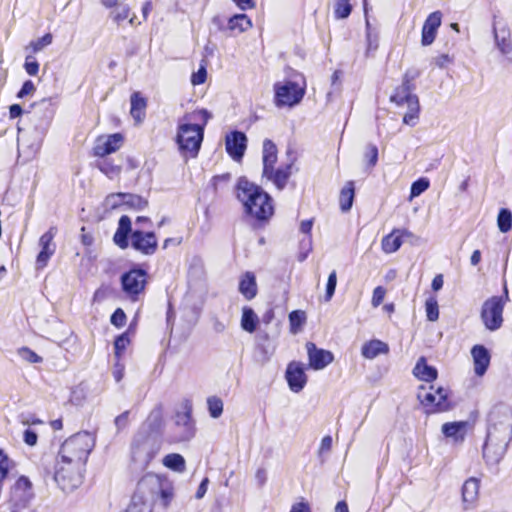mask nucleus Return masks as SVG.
Listing matches in <instances>:
<instances>
[{
    "mask_svg": "<svg viewBox=\"0 0 512 512\" xmlns=\"http://www.w3.org/2000/svg\"><path fill=\"white\" fill-rule=\"evenodd\" d=\"M95 446V436L87 431L66 439L58 453L54 479L64 491L78 487L88 456Z\"/></svg>",
    "mask_w": 512,
    "mask_h": 512,
    "instance_id": "1",
    "label": "nucleus"
},
{
    "mask_svg": "<svg viewBox=\"0 0 512 512\" xmlns=\"http://www.w3.org/2000/svg\"><path fill=\"white\" fill-rule=\"evenodd\" d=\"M512 440V410L495 407L490 412L483 457L487 463L496 464L505 455Z\"/></svg>",
    "mask_w": 512,
    "mask_h": 512,
    "instance_id": "2",
    "label": "nucleus"
},
{
    "mask_svg": "<svg viewBox=\"0 0 512 512\" xmlns=\"http://www.w3.org/2000/svg\"><path fill=\"white\" fill-rule=\"evenodd\" d=\"M173 496V487L167 479L148 474L138 482L131 503L125 512H152L156 501L167 508Z\"/></svg>",
    "mask_w": 512,
    "mask_h": 512,
    "instance_id": "3",
    "label": "nucleus"
},
{
    "mask_svg": "<svg viewBox=\"0 0 512 512\" xmlns=\"http://www.w3.org/2000/svg\"><path fill=\"white\" fill-rule=\"evenodd\" d=\"M236 196L242 203L245 213L257 220H267L274 213L269 194L245 177H241L237 182Z\"/></svg>",
    "mask_w": 512,
    "mask_h": 512,
    "instance_id": "4",
    "label": "nucleus"
},
{
    "mask_svg": "<svg viewBox=\"0 0 512 512\" xmlns=\"http://www.w3.org/2000/svg\"><path fill=\"white\" fill-rule=\"evenodd\" d=\"M160 448V436L157 433H149L146 428H140L131 443V461L134 468L146 469Z\"/></svg>",
    "mask_w": 512,
    "mask_h": 512,
    "instance_id": "5",
    "label": "nucleus"
},
{
    "mask_svg": "<svg viewBox=\"0 0 512 512\" xmlns=\"http://www.w3.org/2000/svg\"><path fill=\"white\" fill-rule=\"evenodd\" d=\"M35 493L31 480L26 476H20L11 486L7 507L10 512H38L33 504Z\"/></svg>",
    "mask_w": 512,
    "mask_h": 512,
    "instance_id": "6",
    "label": "nucleus"
},
{
    "mask_svg": "<svg viewBox=\"0 0 512 512\" xmlns=\"http://www.w3.org/2000/svg\"><path fill=\"white\" fill-rule=\"evenodd\" d=\"M203 126L199 124H179L176 143L184 156L196 157L203 141Z\"/></svg>",
    "mask_w": 512,
    "mask_h": 512,
    "instance_id": "7",
    "label": "nucleus"
},
{
    "mask_svg": "<svg viewBox=\"0 0 512 512\" xmlns=\"http://www.w3.org/2000/svg\"><path fill=\"white\" fill-rule=\"evenodd\" d=\"M505 296H493L487 299L482 307L480 317L486 327L490 331L498 330L503 324V310L505 303L508 301V290L504 288Z\"/></svg>",
    "mask_w": 512,
    "mask_h": 512,
    "instance_id": "8",
    "label": "nucleus"
},
{
    "mask_svg": "<svg viewBox=\"0 0 512 512\" xmlns=\"http://www.w3.org/2000/svg\"><path fill=\"white\" fill-rule=\"evenodd\" d=\"M275 103L277 106L297 105L305 94V86H301L294 81L276 83L274 85Z\"/></svg>",
    "mask_w": 512,
    "mask_h": 512,
    "instance_id": "9",
    "label": "nucleus"
},
{
    "mask_svg": "<svg viewBox=\"0 0 512 512\" xmlns=\"http://www.w3.org/2000/svg\"><path fill=\"white\" fill-rule=\"evenodd\" d=\"M431 391H426L422 388V391L418 393V398L421 403L426 407H434L430 411L431 412H442L449 409V404L447 402V390L438 387L434 389L433 386L430 387Z\"/></svg>",
    "mask_w": 512,
    "mask_h": 512,
    "instance_id": "10",
    "label": "nucleus"
},
{
    "mask_svg": "<svg viewBox=\"0 0 512 512\" xmlns=\"http://www.w3.org/2000/svg\"><path fill=\"white\" fill-rule=\"evenodd\" d=\"M56 233V227H51L47 232H45L40 237L39 246L41 250L36 258L37 269H43L44 267H46L49 259L54 255L56 251V245L53 242V239L56 236Z\"/></svg>",
    "mask_w": 512,
    "mask_h": 512,
    "instance_id": "11",
    "label": "nucleus"
},
{
    "mask_svg": "<svg viewBox=\"0 0 512 512\" xmlns=\"http://www.w3.org/2000/svg\"><path fill=\"white\" fill-rule=\"evenodd\" d=\"M147 274L142 269H132L121 277V283L125 293L130 296L141 293L146 285Z\"/></svg>",
    "mask_w": 512,
    "mask_h": 512,
    "instance_id": "12",
    "label": "nucleus"
},
{
    "mask_svg": "<svg viewBox=\"0 0 512 512\" xmlns=\"http://www.w3.org/2000/svg\"><path fill=\"white\" fill-rule=\"evenodd\" d=\"M308 365L313 370H323L334 360L331 351L318 348L313 342L306 343Z\"/></svg>",
    "mask_w": 512,
    "mask_h": 512,
    "instance_id": "13",
    "label": "nucleus"
},
{
    "mask_svg": "<svg viewBox=\"0 0 512 512\" xmlns=\"http://www.w3.org/2000/svg\"><path fill=\"white\" fill-rule=\"evenodd\" d=\"M285 378L291 391L295 393L302 391L307 383L304 364L298 361L290 362L285 372Z\"/></svg>",
    "mask_w": 512,
    "mask_h": 512,
    "instance_id": "14",
    "label": "nucleus"
},
{
    "mask_svg": "<svg viewBox=\"0 0 512 512\" xmlns=\"http://www.w3.org/2000/svg\"><path fill=\"white\" fill-rule=\"evenodd\" d=\"M123 144V136L120 133L99 136L93 147L95 156L104 157L120 149Z\"/></svg>",
    "mask_w": 512,
    "mask_h": 512,
    "instance_id": "15",
    "label": "nucleus"
},
{
    "mask_svg": "<svg viewBox=\"0 0 512 512\" xmlns=\"http://www.w3.org/2000/svg\"><path fill=\"white\" fill-rule=\"evenodd\" d=\"M131 246L143 254L152 255L157 249V239L153 232L135 230L131 233Z\"/></svg>",
    "mask_w": 512,
    "mask_h": 512,
    "instance_id": "16",
    "label": "nucleus"
},
{
    "mask_svg": "<svg viewBox=\"0 0 512 512\" xmlns=\"http://www.w3.org/2000/svg\"><path fill=\"white\" fill-rule=\"evenodd\" d=\"M175 426L178 431L172 437L173 442L188 441L194 437L195 427L190 412L178 413Z\"/></svg>",
    "mask_w": 512,
    "mask_h": 512,
    "instance_id": "17",
    "label": "nucleus"
},
{
    "mask_svg": "<svg viewBox=\"0 0 512 512\" xmlns=\"http://www.w3.org/2000/svg\"><path fill=\"white\" fill-rule=\"evenodd\" d=\"M246 143L247 138L244 133L240 131H233L226 136V151L234 160H240L246 150Z\"/></svg>",
    "mask_w": 512,
    "mask_h": 512,
    "instance_id": "18",
    "label": "nucleus"
},
{
    "mask_svg": "<svg viewBox=\"0 0 512 512\" xmlns=\"http://www.w3.org/2000/svg\"><path fill=\"white\" fill-rule=\"evenodd\" d=\"M442 14L439 11L431 13L424 22L422 28L421 43L423 46H428L435 40L436 32L441 25Z\"/></svg>",
    "mask_w": 512,
    "mask_h": 512,
    "instance_id": "19",
    "label": "nucleus"
},
{
    "mask_svg": "<svg viewBox=\"0 0 512 512\" xmlns=\"http://www.w3.org/2000/svg\"><path fill=\"white\" fill-rule=\"evenodd\" d=\"M414 77L409 78L408 74H405L404 81L400 87H398L395 92L391 95L390 100L396 103L398 106L410 105V98L417 97L415 94L411 93L412 84L411 80Z\"/></svg>",
    "mask_w": 512,
    "mask_h": 512,
    "instance_id": "20",
    "label": "nucleus"
},
{
    "mask_svg": "<svg viewBox=\"0 0 512 512\" xmlns=\"http://www.w3.org/2000/svg\"><path fill=\"white\" fill-rule=\"evenodd\" d=\"M291 168L290 164L282 165L277 168L271 169V173L262 174L263 178H266L268 181H271L279 190L284 189L286 186L289 177L291 176Z\"/></svg>",
    "mask_w": 512,
    "mask_h": 512,
    "instance_id": "21",
    "label": "nucleus"
},
{
    "mask_svg": "<svg viewBox=\"0 0 512 512\" xmlns=\"http://www.w3.org/2000/svg\"><path fill=\"white\" fill-rule=\"evenodd\" d=\"M471 354L474 361V370L476 375L483 376L490 363V355L488 350L482 345H475Z\"/></svg>",
    "mask_w": 512,
    "mask_h": 512,
    "instance_id": "22",
    "label": "nucleus"
},
{
    "mask_svg": "<svg viewBox=\"0 0 512 512\" xmlns=\"http://www.w3.org/2000/svg\"><path fill=\"white\" fill-rule=\"evenodd\" d=\"M480 482L476 478H469L462 487V500L465 509H469L477 501L479 495Z\"/></svg>",
    "mask_w": 512,
    "mask_h": 512,
    "instance_id": "23",
    "label": "nucleus"
},
{
    "mask_svg": "<svg viewBox=\"0 0 512 512\" xmlns=\"http://www.w3.org/2000/svg\"><path fill=\"white\" fill-rule=\"evenodd\" d=\"M263 172L271 173V169L275 168L277 162V148L276 145L269 139H266L263 143Z\"/></svg>",
    "mask_w": 512,
    "mask_h": 512,
    "instance_id": "24",
    "label": "nucleus"
},
{
    "mask_svg": "<svg viewBox=\"0 0 512 512\" xmlns=\"http://www.w3.org/2000/svg\"><path fill=\"white\" fill-rule=\"evenodd\" d=\"M239 291L247 300H251L256 296L257 284L253 273L246 272L242 276L239 282Z\"/></svg>",
    "mask_w": 512,
    "mask_h": 512,
    "instance_id": "25",
    "label": "nucleus"
},
{
    "mask_svg": "<svg viewBox=\"0 0 512 512\" xmlns=\"http://www.w3.org/2000/svg\"><path fill=\"white\" fill-rule=\"evenodd\" d=\"M388 351V345L380 340L366 342L361 349L362 356L367 359H374L380 354L388 353Z\"/></svg>",
    "mask_w": 512,
    "mask_h": 512,
    "instance_id": "26",
    "label": "nucleus"
},
{
    "mask_svg": "<svg viewBox=\"0 0 512 512\" xmlns=\"http://www.w3.org/2000/svg\"><path fill=\"white\" fill-rule=\"evenodd\" d=\"M414 375L422 381L431 382L436 379L437 377V370L427 365L425 358H420L414 369H413Z\"/></svg>",
    "mask_w": 512,
    "mask_h": 512,
    "instance_id": "27",
    "label": "nucleus"
},
{
    "mask_svg": "<svg viewBox=\"0 0 512 512\" xmlns=\"http://www.w3.org/2000/svg\"><path fill=\"white\" fill-rule=\"evenodd\" d=\"M163 425V413L160 407L154 408L146 422L142 425L141 428H146L149 433H157L161 437V428Z\"/></svg>",
    "mask_w": 512,
    "mask_h": 512,
    "instance_id": "28",
    "label": "nucleus"
},
{
    "mask_svg": "<svg viewBox=\"0 0 512 512\" xmlns=\"http://www.w3.org/2000/svg\"><path fill=\"white\" fill-rule=\"evenodd\" d=\"M131 109L130 114L131 116L138 122H142V120L145 117V110H146V100L140 96L139 92H134L131 95Z\"/></svg>",
    "mask_w": 512,
    "mask_h": 512,
    "instance_id": "29",
    "label": "nucleus"
},
{
    "mask_svg": "<svg viewBox=\"0 0 512 512\" xmlns=\"http://www.w3.org/2000/svg\"><path fill=\"white\" fill-rule=\"evenodd\" d=\"M252 27V22L246 14H236L228 21V28L237 33H243Z\"/></svg>",
    "mask_w": 512,
    "mask_h": 512,
    "instance_id": "30",
    "label": "nucleus"
},
{
    "mask_svg": "<svg viewBox=\"0 0 512 512\" xmlns=\"http://www.w3.org/2000/svg\"><path fill=\"white\" fill-rule=\"evenodd\" d=\"M354 200V182L349 181L345 184L340 192V208L343 212L351 209Z\"/></svg>",
    "mask_w": 512,
    "mask_h": 512,
    "instance_id": "31",
    "label": "nucleus"
},
{
    "mask_svg": "<svg viewBox=\"0 0 512 512\" xmlns=\"http://www.w3.org/2000/svg\"><path fill=\"white\" fill-rule=\"evenodd\" d=\"M402 243L401 235H398V232L394 229L382 239L381 245L383 251L390 254L396 252L401 247Z\"/></svg>",
    "mask_w": 512,
    "mask_h": 512,
    "instance_id": "32",
    "label": "nucleus"
},
{
    "mask_svg": "<svg viewBox=\"0 0 512 512\" xmlns=\"http://www.w3.org/2000/svg\"><path fill=\"white\" fill-rule=\"evenodd\" d=\"M258 323V317L256 313L248 307L243 309L242 318H241V327L243 330L252 333L256 330V326Z\"/></svg>",
    "mask_w": 512,
    "mask_h": 512,
    "instance_id": "33",
    "label": "nucleus"
},
{
    "mask_svg": "<svg viewBox=\"0 0 512 512\" xmlns=\"http://www.w3.org/2000/svg\"><path fill=\"white\" fill-rule=\"evenodd\" d=\"M163 465L176 472L185 471V459L177 453L168 454L163 458Z\"/></svg>",
    "mask_w": 512,
    "mask_h": 512,
    "instance_id": "34",
    "label": "nucleus"
},
{
    "mask_svg": "<svg viewBox=\"0 0 512 512\" xmlns=\"http://www.w3.org/2000/svg\"><path fill=\"white\" fill-rule=\"evenodd\" d=\"M419 100L418 97L410 98V105L407 106L408 111L403 117V122L407 125L414 126L419 114Z\"/></svg>",
    "mask_w": 512,
    "mask_h": 512,
    "instance_id": "35",
    "label": "nucleus"
},
{
    "mask_svg": "<svg viewBox=\"0 0 512 512\" xmlns=\"http://www.w3.org/2000/svg\"><path fill=\"white\" fill-rule=\"evenodd\" d=\"M306 322V314L302 310H294L289 314L290 331L297 334Z\"/></svg>",
    "mask_w": 512,
    "mask_h": 512,
    "instance_id": "36",
    "label": "nucleus"
},
{
    "mask_svg": "<svg viewBox=\"0 0 512 512\" xmlns=\"http://www.w3.org/2000/svg\"><path fill=\"white\" fill-rule=\"evenodd\" d=\"M497 226L502 233H507L512 228V212L507 208H502L497 217Z\"/></svg>",
    "mask_w": 512,
    "mask_h": 512,
    "instance_id": "37",
    "label": "nucleus"
},
{
    "mask_svg": "<svg viewBox=\"0 0 512 512\" xmlns=\"http://www.w3.org/2000/svg\"><path fill=\"white\" fill-rule=\"evenodd\" d=\"M127 193H112L109 194L104 200V207L107 210L116 209L124 205Z\"/></svg>",
    "mask_w": 512,
    "mask_h": 512,
    "instance_id": "38",
    "label": "nucleus"
},
{
    "mask_svg": "<svg viewBox=\"0 0 512 512\" xmlns=\"http://www.w3.org/2000/svg\"><path fill=\"white\" fill-rule=\"evenodd\" d=\"M352 11L349 0H336L334 4V14L337 19L347 18Z\"/></svg>",
    "mask_w": 512,
    "mask_h": 512,
    "instance_id": "39",
    "label": "nucleus"
},
{
    "mask_svg": "<svg viewBox=\"0 0 512 512\" xmlns=\"http://www.w3.org/2000/svg\"><path fill=\"white\" fill-rule=\"evenodd\" d=\"M209 414L212 418H219L223 412V401L217 396H211L207 399Z\"/></svg>",
    "mask_w": 512,
    "mask_h": 512,
    "instance_id": "40",
    "label": "nucleus"
},
{
    "mask_svg": "<svg viewBox=\"0 0 512 512\" xmlns=\"http://www.w3.org/2000/svg\"><path fill=\"white\" fill-rule=\"evenodd\" d=\"M426 316L429 321H436L439 318L438 302L435 297H429L425 303Z\"/></svg>",
    "mask_w": 512,
    "mask_h": 512,
    "instance_id": "41",
    "label": "nucleus"
},
{
    "mask_svg": "<svg viewBox=\"0 0 512 512\" xmlns=\"http://www.w3.org/2000/svg\"><path fill=\"white\" fill-rule=\"evenodd\" d=\"M147 204L148 202L141 196L129 193H127V196L124 201V205L136 210H143L147 206Z\"/></svg>",
    "mask_w": 512,
    "mask_h": 512,
    "instance_id": "42",
    "label": "nucleus"
},
{
    "mask_svg": "<svg viewBox=\"0 0 512 512\" xmlns=\"http://www.w3.org/2000/svg\"><path fill=\"white\" fill-rule=\"evenodd\" d=\"M364 160L369 169L373 168L378 161V148L374 144H368L364 152Z\"/></svg>",
    "mask_w": 512,
    "mask_h": 512,
    "instance_id": "43",
    "label": "nucleus"
},
{
    "mask_svg": "<svg viewBox=\"0 0 512 512\" xmlns=\"http://www.w3.org/2000/svg\"><path fill=\"white\" fill-rule=\"evenodd\" d=\"M464 428V423L460 422H452V423H445L442 426V432L446 437L451 438H458V434L461 430Z\"/></svg>",
    "mask_w": 512,
    "mask_h": 512,
    "instance_id": "44",
    "label": "nucleus"
},
{
    "mask_svg": "<svg viewBox=\"0 0 512 512\" xmlns=\"http://www.w3.org/2000/svg\"><path fill=\"white\" fill-rule=\"evenodd\" d=\"M429 180L426 178H420L412 183L410 190V198L418 197L424 191L429 188Z\"/></svg>",
    "mask_w": 512,
    "mask_h": 512,
    "instance_id": "45",
    "label": "nucleus"
},
{
    "mask_svg": "<svg viewBox=\"0 0 512 512\" xmlns=\"http://www.w3.org/2000/svg\"><path fill=\"white\" fill-rule=\"evenodd\" d=\"M18 355L29 363H40L42 362V357L36 354L34 351L27 347H22L18 350Z\"/></svg>",
    "mask_w": 512,
    "mask_h": 512,
    "instance_id": "46",
    "label": "nucleus"
},
{
    "mask_svg": "<svg viewBox=\"0 0 512 512\" xmlns=\"http://www.w3.org/2000/svg\"><path fill=\"white\" fill-rule=\"evenodd\" d=\"M337 285V274L336 271H332L328 276V281L326 285V294H325V300L330 301L335 293Z\"/></svg>",
    "mask_w": 512,
    "mask_h": 512,
    "instance_id": "47",
    "label": "nucleus"
},
{
    "mask_svg": "<svg viewBox=\"0 0 512 512\" xmlns=\"http://www.w3.org/2000/svg\"><path fill=\"white\" fill-rule=\"evenodd\" d=\"M11 466V460L0 450V483L7 477Z\"/></svg>",
    "mask_w": 512,
    "mask_h": 512,
    "instance_id": "48",
    "label": "nucleus"
},
{
    "mask_svg": "<svg viewBox=\"0 0 512 512\" xmlns=\"http://www.w3.org/2000/svg\"><path fill=\"white\" fill-rule=\"evenodd\" d=\"M367 27V51H375L378 48V36L377 34H373L371 31V26L368 20H366Z\"/></svg>",
    "mask_w": 512,
    "mask_h": 512,
    "instance_id": "49",
    "label": "nucleus"
},
{
    "mask_svg": "<svg viewBox=\"0 0 512 512\" xmlns=\"http://www.w3.org/2000/svg\"><path fill=\"white\" fill-rule=\"evenodd\" d=\"M129 12L130 8L127 5H121L116 10L112 11L110 16L116 23H120L128 18Z\"/></svg>",
    "mask_w": 512,
    "mask_h": 512,
    "instance_id": "50",
    "label": "nucleus"
},
{
    "mask_svg": "<svg viewBox=\"0 0 512 512\" xmlns=\"http://www.w3.org/2000/svg\"><path fill=\"white\" fill-rule=\"evenodd\" d=\"M51 43H52V35L47 33L43 37L39 38L38 40L31 42L30 46L32 47L33 52L36 53V52L41 51L44 47L50 45Z\"/></svg>",
    "mask_w": 512,
    "mask_h": 512,
    "instance_id": "51",
    "label": "nucleus"
},
{
    "mask_svg": "<svg viewBox=\"0 0 512 512\" xmlns=\"http://www.w3.org/2000/svg\"><path fill=\"white\" fill-rule=\"evenodd\" d=\"M207 71L205 64L201 65L197 72H194L191 76V82L193 85H201L206 81Z\"/></svg>",
    "mask_w": 512,
    "mask_h": 512,
    "instance_id": "52",
    "label": "nucleus"
},
{
    "mask_svg": "<svg viewBox=\"0 0 512 512\" xmlns=\"http://www.w3.org/2000/svg\"><path fill=\"white\" fill-rule=\"evenodd\" d=\"M386 289L382 286H377L372 295L371 304L373 307H378L384 300Z\"/></svg>",
    "mask_w": 512,
    "mask_h": 512,
    "instance_id": "53",
    "label": "nucleus"
},
{
    "mask_svg": "<svg viewBox=\"0 0 512 512\" xmlns=\"http://www.w3.org/2000/svg\"><path fill=\"white\" fill-rule=\"evenodd\" d=\"M24 67L26 72L31 76H35L39 71V64L32 56L26 57Z\"/></svg>",
    "mask_w": 512,
    "mask_h": 512,
    "instance_id": "54",
    "label": "nucleus"
},
{
    "mask_svg": "<svg viewBox=\"0 0 512 512\" xmlns=\"http://www.w3.org/2000/svg\"><path fill=\"white\" fill-rule=\"evenodd\" d=\"M36 87L31 80H27L23 83L20 91L17 94L18 98H24L28 95H31L35 92Z\"/></svg>",
    "mask_w": 512,
    "mask_h": 512,
    "instance_id": "55",
    "label": "nucleus"
},
{
    "mask_svg": "<svg viewBox=\"0 0 512 512\" xmlns=\"http://www.w3.org/2000/svg\"><path fill=\"white\" fill-rule=\"evenodd\" d=\"M126 315L122 309H117L111 316V323L116 327H122L125 324Z\"/></svg>",
    "mask_w": 512,
    "mask_h": 512,
    "instance_id": "56",
    "label": "nucleus"
},
{
    "mask_svg": "<svg viewBox=\"0 0 512 512\" xmlns=\"http://www.w3.org/2000/svg\"><path fill=\"white\" fill-rule=\"evenodd\" d=\"M128 235L125 232H121L119 230L116 231L114 235V242L122 249L128 247Z\"/></svg>",
    "mask_w": 512,
    "mask_h": 512,
    "instance_id": "57",
    "label": "nucleus"
},
{
    "mask_svg": "<svg viewBox=\"0 0 512 512\" xmlns=\"http://www.w3.org/2000/svg\"><path fill=\"white\" fill-rule=\"evenodd\" d=\"M128 415H129V412L125 411L115 418L114 422H115V426L118 431L123 430L124 428H126L128 426V422H129Z\"/></svg>",
    "mask_w": 512,
    "mask_h": 512,
    "instance_id": "58",
    "label": "nucleus"
},
{
    "mask_svg": "<svg viewBox=\"0 0 512 512\" xmlns=\"http://www.w3.org/2000/svg\"><path fill=\"white\" fill-rule=\"evenodd\" d=\"M453 59L448 54H442L433 59V62L439 68H445L448 64L452 63Z\"/></svg>",
    "mask_w": 512,
    "mask_h": 512,
    "instance_id": "59",
    "label": "nucleus"
},
{
    "mask_svg": "<svg viewBox=\"0 0 512 512\" xmlns=\"http://www.w3.org/2000/svg\"><path fill=\"white\" fill-rule=\"evenodd\" d=\"M117 230L125 232L127 234L132 233L131 220L128 216L124 215L119 219V225Z\"/></svg>",
    "mask_w": 512,
    "mask_h": 512,
    "instance_id": "60",
    "label": "nucleus"
},
{
    "mask_svg": "<svg viewBox=\"0 0 512 512\" xmlns=\"http://www.w3.org/2000/svg\"><path fill=\"white\" fill-rule=\"evenodd\" d=\"M38 436L35 431L27 429L24 432L23 440L29 446H34L37 443Z\"/></svg>",
    "mask_w": 512,
    "mask_h": 512,
    "instance_id": "61",
    "label": "nucleus"
},
{
    "mask_svg": "<svg viewBox=\"0 0 512 512\" xmlns=\"http://www.w3.org/2000/svg\"><path fill=\"white\" fill-rule=\"evenodd\" d=\"M331 447H332V437L329 435L323 437L321 440L320 447H319V454H323L325 452L330 451Z\"/></svg>",
    "mask_w": 512,
    "mask_h": 512,
    "instance_id": "62",
    "label": "nucleus"
},
{
    "mask_svg": "<svg viewBox=\"0 0 512 512\" xmlns=\"http://www.w3.org/2000/svg\"><path fill=\"white\" fill-rule=\"evenodd\" d=\"M257 484L262 487L267 481V472L263 468H259L255 473Z\"/></svg>",
    "mask_w": 512,
    "mask_h": 512,
    "instance_id": "63",
    "label": "nucleus"
},
{
    "mask_svg": "<svg viewBox=\"0 0 512 512\" xmlns=\"http://www.w3.org/2000/svg\"><path fill=\"white\" fill-rule=\"evenodd\" d=\"M290 512H311L309 505L305 502H299L292 506Z\"/></svg>",
    "mask_w": 512,
    "mask_h": 512,
    "instance_id": "64",
    "label": "nucleus"
}]
</instances>
